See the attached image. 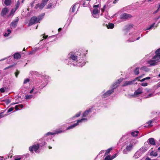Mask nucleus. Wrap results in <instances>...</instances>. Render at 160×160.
Masks as SVG:
<instances>
[{
    "label": "nucleus",
    "instance_id": "nucleus-18",
    "mask_svg": "<svg viewBox=\"0 0 160 160\" xmlns=\"http://www.w3.org/2000/svg\"><path fill=\"white\" fill-rule=\"evenodd\" d=\"M142 154V153L138 150L134 154V157L135 158H137L139 157Z\"/></svg>",
    "mask_w": 160,
    "mask_h": 160
},
{
    "label": "nucleus",
    "instance_id": "nucleus-15",
    "mask_svg": "<svg viewBox=\"0 0 160 160\" xmlns=\"http://www.w3.org/2000/svg\"><path fill=\"white\" fill-rule=\"evenodd\" d=\"M148 148V147L147 146H144L140 148L139 150L142 154L146 151Z\"/></svg>",
    "mask_w": 160,
    "mask_h": 160
},
{
    "label": "nucleus",
    "instance_id": "nucleus-42",
    "mask_svg": "<svg viewBox=\"0 0 160 160\" xmlns=\"http://www.w3.org/2000/svg\"><path fill=\"white\" fill-rule=\"evenodd\" d=\"M30 81V80L28 78H26L24 80L23 82V84H27Z\"/></svg>",
    "mask_w": 160,
    "mask_h": 160
},
{
    "label": "nucleus",
    "instance_id": "nucleus-54",
    "mask_svg": "<svg viewBox=\"0 0 160 160\" xmlns=\"http://www.w3.org/2000/svg\"><path fill=\"white\" fill-rule=\"evenodd\" d=\"M34 88H33L32 89V90H31L30 91L29 93H32V92H33V91H34Z\"/></svg>",
    "mask_w": 160,
    "mask_h": 160
},
{
    "label": "nucleus",
    "instance_id": "nucleus-10",
    "mask_svg": "<svg viewBox=\"0 0 160 160\" xmlns=\"http://www.w3.org/2000/svg\"><path fill=\"white\" fill-rule=\"evenodd\" d=\"M18 18H17L14 21H12L10 27L11 28H15L17 26L18 22Z\"/></svg>",
    "mask_w": 160,
    "mask_h": 160
},
{
    "label": "nucleus",
    "instance_id": "nucleus-40",
    "mask_svg": "<svg viewBox=\"0 0 160 160\" xmlns=\"http://www.w3.org/2000/svg\"><path fill=\"white\" fill-rule=\"evenodd\" d=\"M20 2L18 1L17 2L15 6L16 10H17L19 7L20 5Z\"/></svg>",
    "mask_w": 160,
    "mask_h": 160
},
{
    "label": "nucleus",
    "instance_id": "nucleus-16",
    "mask_svg": "<svg viewBox=\"0 0 160 160\" xmlns=\"http://www.w3.org/2000/svg\"><path fill=\"white\" fill-rule=\"evenodd\" d=\"M147 142L148 143L152 145H156L154 139L153 138H149Z\"/></svg>",
    "mask_w": 160,
    "mask_h": 160
},
{
    "label": "nucleus",
    "instance_id": "nucleus-26",
    "mask_svg": "<svg viewBox=\"0 0 160 160\" xmlns=\"http://www.w3.org/2000/svg\"><path fill=\"white\" fill-rule=\"evenodd\" d=\"M139 132L138 131H136L134 132H131V134L132 136L136 137L137 136L138 133Z\"/></svg>",
    "mask_w": 160,
    "mask_h": 160
},
{
    "label": "nucleus",
    "instance_id": "nucleus-3",
    "mask_svg": "<svg viewBox=\"0 0 160 160\" xmlns=\"http://www.w3.org/2000/svg\"><path fill=\"white\" fill-rule=\"evenodd\" d=\"M159 56H155L151 59L147 61V63L149 67H152L157 65L159 62Z\"/></svg>",
    "mask_w": 160,
    "mask_h": 160
},
{
    "label": "nucleus",
    "instance_id": "nucleus-7",
    "mask_svg": "<svg viewBox=\"0 0 160 160\" xmlns=\"http://www.w3.org/2000/svg\"><path fill=\"white\" fill-rule=\"evenodd\" d=\"M99 11V10L98 8H94L92 12V15L93 17L96 18H98Z\"/></svg>",
    "mask_w": 160,
    "mask_h": 160
},
{
    "label": "nucleus",
    "instance_id": "nucleus-21",
    "mask_svg": "<svg viewBox=\"0 0 160 160\" xmlns=\"http://www.w3.org/2000/svg\"><path fill=\"white\" fill-rule=\"evenodd\" d=\"M13 57L15 59H18L21 58V56L19 53H16L14 54Z\"/></svg>",
    "mask_w": 160,
    "mask_h": 160
},
{
    "label": "nucleus",
    "instance_id": "nucleus-46",
    "mask_svg": "<svg viewBox=\"0 0 160 160\" xmlns=\"http://www.w3.org/2000/svg\"><path fill=\"white\" fill-rule=\"evenodd\" d=\"M135 40V38L133 39H129L128 40V42H133Z\"/></svg>",
    "mask_w": 160,
    "mask_h": 160
},
{
    "label": "nucleus",
    "instance_id": "nucleus-58",
    "mask_svg": "<svg viewBox=\"0 0 160 160\" xmlns=\"http://www.w3.org/2000/svg\"><path fill=\"white\" fill-rule=\"evenodd\" d=\"M12 67V66H9L5 68L4 69L5 70H6L7 69H8L10 68L11 67Z\"/></svg>",
    "mask_w": 160,
    "mask_h": 160
},
{
    "label": "nucleus",
    "instance_id": "nucleus-55",
    "mask_svg": "<svg viewBox=\"0 0 160 160\" xmlns=\"http://www.w3.org/2000/svg\"><path fill=\"white\" fill-rule=\"evenodd\" d=\"M99 7V5H95L93 6V8H96Z\"/></svg>",
    "mask_w": 160,
    "mask_h": 160
},
{
    "label": "nucleus",
    "instance_id": "nucleus-30",
    "mask_svg": "<svg viewBox=\"0 0 160 160\" xmlns=\"http://www.w3.org/2000/svg\"><path fill=\"white\" fill-rule=\"evenodd\" d=\"M112 149V148H109L106 151L105 153V156L108 155Z\"/></svg>",
    "mask_w": 160,
    "mask_h": 160
},
{
    "label": "nucleus",
    "instance_id": "nucleus-63",
    "mask_svg": "<svg viewBox=\"0 0 160 160\" xmlns=\"http://www.w3.org/2000/svg\"><path fill=\"white\" fill-rule=\"evenodd\" d=\"M147 1L148 2H152L153 1V0H147Z\"/></svg>",
    "mask_w": 160,
    "mask_h": 160
},
{
    "label": "nucleus",
    "instance_id": "nucleus-39",
    "mask_svg": "<svg viewBox=\"0 0 160 160\" xmlns=\"http://www.w3.org/2000/svg\"><path fill=\"white\" fill-rule=\"evenodd\" d=\"M81 114V112H79L77 113L73 117V118L78 117L80 116Z\"/></svg>",
    "mask_w": 160,
    "mask_h": 160
},
{
    "label": "nucleus",
    "instance_id": "nucleus-43",
    "mask_svg": "<svg viewBox=\"0 0 160 160\" xmlns=\"http://www.w3.org/2000/svg\"><path fill=\"white\" fill-rule=\"evenodd\" d=\"M154 94H153V93H150V94H149L146 97V98H150V97H153L154 96Z\"/></svg>",
    "mask_w": 160,
    "mask_h": 160
},
{
    "label": "nucleus",
    "instance_id": "nucleus-19",
    "mask_svg": "<svg viewBox=\"0 0 160 160\" xmlns=\"http://www.w3.org/2000/svg\"><path fill=\"white\" fill-rule=\"evenodd\" d=\"M88 121L87 118H82L77 120V122L76 123H77V125H78L79 123L85 122Z\"/></svg>",
    "mask_w": 160,
    "mask_h": 160
},
{
    "label": "nucleus",
    "instance_id": "nucleus-48",
    "mask_svg": "<svg viewBox=\"0 0 160 160\" xmlns=\"http://www.w3.org/2000/svg\"><path fill=\"white\" fill-rule=\"evenodd\" d=\"M13 109V108L12 107H11L10 108L8 111V112H9L11 111H12Z\"/></svg>",
    "mask_w": 160,
    "mask_h": 160
},
{
    "label": "nucleus",
    "instance_id": "nucleus-47",
    "mask_svg": "<svg viewBox=\"0 0 160 160\" xmlns=\"http://www.w3.org/2000/svg\"><path fill=\"white\" fill-rule=\"evenodd\" d=\"M148 85V84L147 82H143V83H142L141 84L142 86H144V87L147 86Z\"/></svg>",
    "mask_w": 160,
    "mask_h": 160
},
{
    "label": "nucleus",
    "instance_id": "nucleus-41",
    "mask_svg": "<svg viewBox=\"0 0 160 160\" xmlns=\"http://www.w3.org/2000/svg\"><path fill=\"white\" fill-rule=\"evenodd\" d=\"M77 5H78V4L76 3L73 6L72 8V12H75V6Z\"/></svg>",
    "mask_w": 160,
    "mask_h": 160
},
{
    "label": "nucleus",
    "instance_id": "nucleus-52",
    "mask_svg": "<svg viewBox=\"0 0 160 160\" xmlns=\"http://www.w3.org/2000/svg\"><path fill=\"white\" fill-rule=\"evenodd\" d=\"M19 72L18 71L15 72V76L16 77H17L18 75L19 74Z\"/></svg>",
    "mask_w": 160,
    "mask_h": 160
},
{
    "label": "nucleus",
    "instance_id": "nucleus-9",
    "mask_svg": "<svg viewBox=\"0 0 160 160\" xmlns=\"http://www.w3.org/2000/svg\"><path fill=\"white\" fill-rule=\"evenodd\" d=\"M142 92V89L141 88H139L136 90L134 92L133 94L132 95V97H136Z\"/></svg>",
    "mask_w": 160,
    "mask_h": 160
},
{
    "label": "nucleus",
    "instance_id": "nucleus-44",
    "mask_svg": "<svg viewBox=\"0 0 160 160\" xmlns=\"http://www.w3.org/2000/svg\"><path fill=\"white\" fill-rule=\"evenodd\" d=\"M10 102H11V101L10 100H9V99H5V102L7 105H8Z\"/></svg>",
    "mask_w": 160,
    "mask_h": 160
},
{
    "label": "nucleus",
    "instance_id": "nucleus-24",
    "mask_svg": "<svg viewBox=\"0 0 160 160\" xmlns=\"http://www.w3.org/2000/svg\"><path fill=\"white\" fill-rule=\"evenodd\" d=\"M30 73L32 75H36L38 76L40 75V74L37 72L35 71H32L30 72Z\"/></svg>",
    "mask_w": 160,
    "mask_h": 160
},
{
    "label": "nucleus",
    "instance_id": "nucleus-28",
    "mask_svg": "<svg viewBox=\"0 0 160 160\" xmlns=\"http://www.w3.org/2000/svg\"><path fill=\"white\" fill-rule=\"evenodd\" d=\"M77 123H75L74 124L72 125H71L69 126L68 127L66 130H69L70 129H71L72 128H74L75 126H77Z\"/></svg>",
    "mask_w": 160,
    "mask_h": 160
},
{
    "label": "nucleus",
    "instance_id": "nucleus-51",
    "mask_svg": "<svg viewBox=\"0 0 160 160\" xmlns=\"http://www.w3.org/2000/svg\"><path fill=\"white\" fill-rule=\"evenodd\" d=\"M5 91V89L4 88H2L0 89V91L1 92H4Z\"/></svg>",
    "mask_w": 160,
    "mask_h": 160
},
{
    "label": "nucleus",
    "instance_id": "nucleus-25",
    "mask_svg": "<svg viewBox=\"0 0 160 160\" xmlns=\"http://www.w3.org/2000/svg\"><path fill=\"white\" fill-rule=\"evenodd\" d=\"M16 10V8L15 9H12L10 13L8 16V17H10L11 16H13Z\"/></svg>",
    "mask_w": 160,
    "mask_h": 160
},
{
    "label": "nucleus",
    "instance_id": "nucleus-31",
    "mask_svg": "<svg viewBox=\"0 0 160 160\" xmlns=\"http://www.w3.org/2000/svg\"><path fill=\"white\" fill-rule=\"evenodd\" d=\"M155 55L159 56V59H160V48L158 49L156 51Z\"/></svg>",
    "mask_w": 160,
    "mask_h": 160
},
{
    "label": "nucleus",
    "instance_id": "nucleus-45",
    "mask_svg": "<svg viewBox=\"0 0 160 160\" xmlns=\"http://www.w3.org/2000/svg\"><path fill=\"white\" fill-rule=\"evenodd\" d=\"M153 120H151L149 121H148L147 122V123L148 124V126H151L152 125H151V124L152 123V122H153Z\"/></svg>",
    "mask_w": 160,
    "mask_h": 160
},
{
    "label": "nucleus",
    "instance_id": "nucleus-4",
    "mask_svg": "<svg viewBox=\"0 0 160 160\" xmlns=\"http://www.w3.org/2000/svg\"><path fill=\"white\" fill-rule=\"evenodd\" d=\"M44 15V13H42L41 15L39 16L38 18L36 16H33L32 18L30 21L28 26H30L33 24L39 22L43 18Z\"/></svg>",
    "mask_w": 160,
    "mask_h": 160
},
{
    "label": "nucleus",
    "instance_id": "nucleus-5",
    "mask_svg": "<svg viewBox=\"0 0 160 160\" xmlns=\"http://www.w3.org/2000/svg\"><path fill=\"white\" fill-rule=\"evenodd\" d=\"M143 76V75H141L138 77L136 78L134 80L132 81H127L124 82L123 85H122L123 86H126L129 85H131L132 84L133 82L138 80V78H141Z\"/></svg>",
    "mask_w": 160,
    "mask_h": 160
},
{
    "label": "nucleus",
    "instance_id": "nucleus-17",
    "mask_svg": "<svg viewBox=\"0 0 160 160\" xmlns=\"http://www.w3.org/2000/svg\"><path fill=\"white\" fill-rule=\"evenodd\" d=\"M8 10L7 8H3L1 12V15L2 16L6 15L8 12Z\"/></svg>",
    "mask_w": 160,
    "mask_h": 160
},
{
    "label": "nucleus",
    "instance_id": "nucleus-27",
    "mask_svg": "<svg viewBox=\"0 0 160 160\" xmlns=\"http://www.w3.org/2000/svg\"><path fill=\"white\" fill-rule=\"evenodd\" d=\"M32 98H34V96L32 95H27L25 96V99L27 100H29Z\"/></svg>",
    "mask_w": 160,
    "mask_h": 160
},
{
    "label": "nucleus",
    "instance_id": "nucleus-37",
    "mask_svg": "<svg viewBox=\"0 0 160 160\" xmlns=\"http://www.w3.org/2000/svg\"><path fill=\"white\" fill-rule=\"evenodd\" d=\"M21 159V157L20 156H15L14 157V160H20Z\"/></svg>",
    "mask_w": 160,
    "mask_h": 160
},
{
    "label": "nucleus",
    "instance_id": "nucleus-1",
    "mask_svg": "<svg viewBox=\"0 0 160 160\" xmlns=\"http://www.w3.org/2000/svg\"><path fill=\"white\" fill-rule=\"evenodd\" d=\"M137 142L136 139H132L129 142H125V148L123 150L122 152L124 154H127L131 152Z\"/></svg>",
    "mask_w": 160,
    "mask_h": 160
},
{
    "label": "nucleus",
    "instance_id": "nucleus-32",
    "mask_svg": "<svg viewBox=\"0 0 160 160\" xmlns=\"http://www.w3.org/2000/svg\"><path fill=\"white\" fill-rule=\"evenodd\" d=\"M114 24L111 23H109L107 25V27L108 28L112 29L114 28Z\"/></svg>",
    "mask_w": 160,
    "mask_h": 160
},
{
    "label": "nucleus",
    "instance_id": "nucleus-33",
    "mask_svg": "<svg viewBox=\"0 0 160 160\" xmlns=\"http://www.w3.org/2000/svg\"><path fill=\"white\" fill-rule=\"evenodd\" d=\"M134 72L135 75H138L139 73V68H136L134 71Z\"/></svg>",
    "mask_w": 160,
    "mask_h": 160
},
{
    "label": "nucleus",
    "instance_id": "nucleus-12",
    "mask_svg": "<svg viewBox=\"0 0 160 160\" xmlns=\"http://www.w3.org/2000/svg\"><path fill=\"white\" fill-rule=\"evenodd\" d=\"M131 17V15L126 13H123L120 15V19L122 20H125Z\"/></svg>",
    "mask_w": 160,
    "mask_h": 160
},
{
    "label": "nucleus",
    "instance_id": "nucleus-60",
    "mask_svg": "<svg viewBox=\"0 0 160 160\" xmlns=\"http://www.w3.org/2000/svg\"><path fill=\"white\" fill-rule=\"evenodd\" d=\"M150 79V77H147L146 78H145V80H148Z\"/></svg>",
    "mask_w": 160,
    "mask_h": 160
},
{
    "label": "nucleus",
    "instance_id": "nucleus-59",
    "mask_svg": "<svg viewBox=\"0 0 160 160\" xmlns=\"http://www.w3.org/2000/svg\"><path fill=\"white\" fill-rule=\"evenodd\" d=\"M159 10V8H158V9L155 12H153V13L154 14H155Z\"/></svg>",
    "mask_w": 160,
    "mask_h": 160
},
{
    "label": "nucleus",
    "instance_id": "nucleus-23",
    "mask_svg": "<svg viewBox=\"0 0 160 160\" xmlns=\"http://www.w3.org/2000/svg\"><path fill=\"white\" fill-rule=\"evenodd\" d=\"M150 155L151 156L156 157L158 155V153L157 152H154L153 151H152L150 153Z\"/></svg>",
    "mask_w": 160,
    "mask_h": 160
},
{
    "label": "nucleus",
    "instance_id": "nucleus-50",
    "mask_svg": "<svg viewBox=\"0 0 160 160\" xmlns=\"http://www.w3.org/2000/svg\"><path fill=\"white\" fill-rule=\"evenodd\" d=\"M46 143L45 142H43L42 143L39 144V146H42L45 145Z\"/></svg>",
    "mask_w": 160,
    "mask_h": 160
},
{
    "label": "nucleus",
    "instance_id": "nucleus-29",
    "mask_svg": "<svg viewBox=\"0 0 160 160\" xmlns=\"http://www.w3.org/2000/svg\"><path fill=\"white\" fill-rule=\"evenodd\" d=\"M133 25L132 24L126 26V30H128L133 28Z\"/></svg>",
    "mask_w": 160,
    "mask_h": 160
},
{
    "label": "nucleus",
    "instance_id": "nucleus-8",
    "mask_svg": "<svg viewBox=\"0 0 160 160\" xmlns=\"http://www.w3.org/2000/svg\"><path fill=\"white\" fill-rule=\"evenodd\" d=\"M39 146V144H37V145H34L32 146H30L29 148V150L30 151H34L36 152H38V149Z\"/></svg>",
    "mask_w": 160,
    "mask_h": 160
},
{
    "label": "nucleus",
    "instance_id": "nucleus-6",
    "mask_svg": "<svg viewBox=\"0 0 160 160\" xmlns=\"http://www.w3.org/2000/svg\"><path fill=\"white\" fill-rule=\"evenodd\" d=\"M68 57L69 58L70 60H72L73 61L72 62H76L77 61V57L75 55L74 53L72 52L70 53L68 55Z\"/></svg>",
    "mask_w": 160,
    "mask_h": 160
},
{
    "label": "nucleus",
    "instance_id": "nucleus-53",
    "mask_svg": "<svg viewBox=\"0 0 160 160\" xmlns=\"http://www.w3.org/2000/svg\"><path fill=\"white\" fill-rule=\"evenodd\" d=\"M48 0H42V2L44 3H45L46 4Z\"/></svg>",
    "mask_w": 160,
    "mask_h": 160
},
{
    "label": "nucleus",
    "instance_id": "nucleus-22",
    "mask_svg": "<svg viewBox=\"0 0 160 160\" xmlns=\"http://www.w3.org/2000/svg\"><path fill=\"white\" fill-rule=\"evenodd\" d=\"M11 31L10 30L8 29L6 31L4 34V36L5 37H8L9 36L10 34L11 33Z\"/></svg>",
    "mask_w": 160,
    "mask_h": 160
},
{
    "label": "nucleus",
    "instance_id": "nucleus-38",
    "mask_svg": "<svg viewBox=\"0 0 160 160\" xmlns=\"http://www.w3.org/2000/svg\"><path fill=\"white\" fill-rule=\"evenodd\" d=\"M104 160H112V159L110 155H108L105 158Z\"/></svg>",
    "mask_w": 160,
    "mask_h": 160
},
{
    "label": "nucleus",
    "instance_id": "nucleus-56",
    "mask_svg": "<svg viewBox=\"0 0 160 160\" xmlns=\"http://www.w3.org/2000/svg\"><path fill=\"white\" fill-rule=\"evenodd\" d=\"M4 115H3L2 114V113H0V119L3 117H4Z\"/></svg>",
    "mask_w": 160,
    "mask_h": 160
},
{
    "label": "nucleus",
    "instance_id": "nucleus-64",
    "mask_svg": "<svg viewBox=\"0 0 160 160\" xmlns=\"http://www.w3.org/2000/svg\"><path fill=\"white\" fill-rule=\"evenodd\" d=\"M62 30V28H59L58 30V32H60V31H61Z\"/></svg>",
    "mask_w": 160,
    "mask_h": 160
},
{
    "label": "nucleus",
    "instance_id": "nucleus-61",
    "mask_svg": "<svg viewBox=\"0 0 160 160\" xmlns=\"http://www.w3.org/2000/svg\"><path fill=\"white\" fill-rule=\"evenodd\" d=\"M145 160H151V159L148 157H147L146 158Z\"/></svg>",
    "mask_w": 160,
    "mask_h": 160
},
{
    "label": "nucleus",
    "instance_id": "nucleus-13",
    "mask_svg": "<svg viewBox=\"0 0 160 160\" xmlns=\"http://www.w3.org/2000/svg\"><path fill=\"white\" fill-rule=\"evenodd\" d=\"M92 109L90 108L88 110H86L83 113L82 117L84 118H87L89 114L92 112Z\"/></svg>",
    "mask_w": 160,
    "mask_h": 160
},
{
    "label": "nucleus",
    "instance_id": "nucleus-14",
    "mask_svg": "<svg viewBox=\"0 0 160 160\" xmlns=\"http://www.w3.org/2000/svg\"><path fill=\"white\" fill-rule=\"evenodd\" d=\"M63 132V131H62L61 130H55L54 132H48L46 134V135H54L55 134H58L59 133H61L62 132Z\"/></svg>",
    "mask_w": 160,
    "mask_h": 160
},
{
    "label": "nucleus",
    "instance_id": "nucleus-20",
    "mask_svg": "<svg viewBox=\"0 0 160 160\" xmlns=\"http://www.w3.org/2000/svg\"><path fill=\"white\" fill-rule=\"evenodd\" d=\"M23 107V105L22 104H19L16 105L15 107V108L16 110L20 109L21 108H22Z\"/></svg>",
    "mask_w": 160,
    "mask_h": 160
},
{
    "label": "nucleus",
    "instance_id": "nucleus-49",
    "mask_svg": "<svg viewBox=\"0 0 160 160\" xmlns=\"http://www.w3.org/2000/svg\"><path fill=\"white\" fill-rule=\"evenodd\" d=\"M117 155V153H116L114 154L111 158L112 160L115 158Z\"/></svg>",
    "mask_w": 160,
    "mask_h": 160
},
{
    "label": "nucleus",
    "instance_id": "nucleus-2",
    "mask_svg": "<svg viewBox=\"0 0 160 160\" xmlns=\"http://www.w3.org/2000/svg\"><path fill=\"white\" fill-rule=\"evenodd\" d=\"M123 79L121 78L118 81V82H116L114 83L112 86V88L106 92L105 93H104L102 95V98H105L109 96L113 92V89L115 88L118 86V84H119L121 82L122 80Z\"/></svg>",
    "mask_w": 160,
    "mask_h": 160
},
{
    "label": "nucleus",
    "instance_id": "nucleus-57",
    "mask_svg": "<svg viewBox=\"0 0 160 160\" xmlns=\"http://www.w3.org/2000/svg\"><path fill=\"white\" fill-rule=\"evenodd\" d=\"M139 79V78H138L137 80H138V81H141V82H143V81H145V78H143V79H142L141 80H139L138 79Z\"/></svg>",
    "mask_w": 160,
    "mask_h": 160
},
{
    "label": "nucleus",
    "instance_id": "nucleus-62",
    "mask_svg": "<svg viewBox=\"0 0 160 160\" xmlns=\"http://www.w3.org/2000/svg\"><path fill=\"white\" fill-rule=\"evenodd\" d=\"M118 0H115L113 2L114 3H116V2L118 1Z\"/></svg>",
    "mask_w": 160,
    "mask_h": 160
},
{
    "label": "nucleus",
    "instance_id": "nucleus-34",
    "mask_svg": "<svg viewBox=\"0 0 160 160\" xmlns=\"http://www.w3.org/2000/svg\"><path fill=\"white\" fill-rule=\"evenodd\" d=\"M11 3V0H5L4 2L5 4L7 6H8L10 5Z\"/></svg>",
    "mask_w": 160,
    "mask_h": 160
},
{
    "label": "nucleus",
    "instance_id": "nucleus-36",
    "mask_svg": "<svg viewBox=\"0 0 160 160\" xmlns=\"http://www.w3.org/2000/svg\"><path fill=\"white\" fill-rule=\"evenodd\" d=\"M46 4L44 3L43 2H42V3L40 4V5L39 6V8L40 9H42V8L44 7V6Z\"/></svg>",
    "mask_w": 160,
    "mask_h": 160
},
{
    "label": "nucleus",
    "instance_id": "nucleus-35",
    "mask_svg": "<svg viewBox=\"0 0 160 160\" xmlns=\"http://www.w3.org/2000/svg\"><path fill=\"white\" fill-rule=\"evenodd\" d=\"M155 25V23H153L149 27L147 28L145 30H150V29H152V28H153L154 27Z\"/></svg>",
    "mask_w": 160,
    "mask_h": 160
},
{
    "label": "nucleus",
    "instance_id": "nucleus-11",
    "mask_svg": "<svg viewBox=\"0 0 160 160\" xmlns=\"http://www.w3.org/2000/svg\"><path fill=\"white\" fill-rule=\"evenodd\" d=\"M85 63V62L84 61H82V62H79L78 63H77V61H76V62L73 63H72V64H73V66L77 65V66L81 67L84 65ZM70 64H71V63Z\"/></svg>",
    "mask_w": 160,
    "mask_h": 160
}]
</instances>
